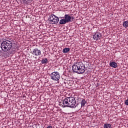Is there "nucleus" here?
<instances>
[{
	"label": "nucleus",
	"instance_id": "10",
	"mask_svg": "<svg viewBox=\"0 0 128 128\" xmlns=\"http://www.w3.org/2000/svg\"><path fill=\"white\" fill-rule=\"evenodd\" d=\"M110 66L111 68H118V64L114 62H110Z\"/></svg>",
	"mask_w": 128,
	"mask_h": 128
},
{
	"label": "nucleus",
	"instance_id": "6",
	"mask_svg": "<svg viewBox=\"0 0 128 128\" xmlns=\"http://www.w3.org/2000/svg\"><path fill=\"white\" fill-rule=\"evenodd\" d=\"M70 97H67L62 102L63 108H70Z\"/></svg>",
	"mask_w": 128,
	"mask_h": 128
},
{
	"label": "nucleus",
	"instance_id": "2",
	"mask_svg": "<svg viewBox=\"0 0 128 128\" xmlns=\"http://www.w3.org/2000/svg\"><path fill=\"white\" fill-rule=\"evenodd\" d=\"M12 48V42L10 40L2 42L0 44V48L4 52H8Z\"/></svg>",
	"mask_w": 128,
	"mask_h": 128
},
{
	"label": "nucleus",
	"instance_id": "19",
	"mask_svg": "<svg viewBox=\"0 0 128 128\" xmlns=\"http://www.w3.org/2000/svg\"><path fill=\"white\" fill-rule=\"evenodd\" d=\"M47 128H52V126H49L47 127Z\"/></svg>",
	"mask_w": 128,
	"mask_h": 128
},
{
	"label": "nucleus",
	"instance_id": "11",
	"mask_svg": "<svg viewBox=\"0 0 128 128\" xmlns=\"http://www.w3.org/2000/svg\"><path fill=\"white\" fill-rule=\"evenodd\" d=\"M59 24H68V22L64 18H63V19H61L60 20Z\"/></svg>",
	"mask_w": 128,
	"mask_h": 128
},
{
	"label": "nucleus",
	"instance_id": "4",
	"mask_svg": "<svg viewBox=\"0 0 128 128\" xmlns=\"http://www.w3.org/2000/svg\"><path fill=\"white\" fill-rule=\"evenodd\" d=\"M51 80L55 82H58L60 80V72H54L50 74Z\"/></svg>",
	"mask_w": 128,
	"mask_h": 128
},
{
	"label": "nucleus",
	"instance_id": "9",
	"mask_svg": "<svg viewBox=\"0 0 128 128\" xmlns=\"http://www.w3.org/2000/svg\"><path fill=\"white\" fill-rule=\"evenodd\" d=\"M102 38V34L100 33H96L93 36V38L94 40H98Z\"/></svg>",
	"mask_w": 128,
	"mask_h": 128
},
{
	"label": "nucleus",
	"instance_id": "17",
	"mask_svg": "<svg viewBox=\"0 0 128 128\" xmlns=\"http://www.w3.org/2000/svg\"><path fill=\"white\" fill-rule=\"evenodd\" d=\"M24 4H28V0H22Z\"/></svg>",
	"mask_w": 128,
	"mask_h": 128
},
{
	"label": "nucleus",
	"instance_id": "14",
	"mask_svg": "<svg viewBox=\"0 0 128 128\" xmlns=\"http://www.w3.org/2000/svg\"><path fill=\"white\" fill-rule=\"evenodd\" d=\"M41 62L42 64H46V62H48V58H42L41 61Z\"/></svg>",
	"mask_w": 128,
	"mask_h": 128
},
{
	"label": "nucleus",
	"instance_id": "12",
	"mask_svg": "<svg viewBox=\"0 0 128 128\" xmlns=\"http://www.w3.org/2000/svg\"><path fill=\"white\" fill-rule=\"evenodd\" d=\"M80 104L82 108H84L86 104V100L83 99L82 100Z\"/></svg>",
	"mask_w": 128,
	"mask_h": 128
},
{
	"label": "nucleus",
	"instance_id": "1",
	"mask_svg": "<svg viewBox=\"0 0 128 128\" xmlns=\"http://www.w3.org/2000/svg\"><path fill=\"white\" fill-rule=\"evenodd\" d=\"M72 70L74 72L82 74L86 72V66L82 62H76L72 66Z\"/></svg>",
	"mask_w": 128,
	"mask_h": 128
},
{
	"label": "nucleus",
	"instance_id": "15",
	"mask_svg": "<svg viewBox=\"0 0 128 128\" xmlns=\"http://www.w3.org/2000/svg\"><path fill=\"white\" fill-rule=\"evenodd\" d=\"M104 128H112V125L108 124H105Z\"/></svg>",
	"mask_w": 128,
	"mask_h": 128
},
{
	"label": "nucleus",
	"instance_id": "7",
	"mask_svg": "<svg viewBox=\"0 0 128 128\" xmlns=\"http://www.w3.org/2000/svg\"><path fill=\"white\" fill-rule=\"evenodd\" d=\"M32 54L34 56H40L42 54V52H40V50H38V48H36L35 49L33 50Z\"/></svg>",
	"mask_w": 128,
	"mask_h": 128
},
{
	"label": "nucleus",
	"instance_id": "20",
	"mask_svg": "<svg viewBox=\"0 0 128 128\" xmlns=\"http://www.w3.org/2000/svg\"><path fill=\"white\" fill-rule=\"evenodd\" d=\"M38 126H40V124H37Z\"/></svg>",
	"mask_w": 128,
	"mask_h": 128
},
{
	"label": "nucleus",
	"instance_id": "3",
	"mask_svg": "<svg viewBox=\"0 0 128 128\" xmlns=\"http://www.w3.org/2000/svg\"><path fill=\"white\" fill-rule=\"evenodd\" d=\"M60 22V19L58 17L56 16L54 14H51L49 17V22L51 24H56Z\"/></svg>",
	"mask_w": 128,
	"mask_h": 128
},
{
	"label": "nucleus",
	"instance_id": "8",
	"mask_svg": "<svg viewBox=\"0 0 128 128\" xmlns=\"http://www.w3.org/2000/svg\"><path fill=\"white\" fill-rule=\"evenodd\" d=\"M64 18L65 20L67 22H71L72 19L74 20V17L72 18V16H70L68 14H65L64 16Z\"/></svg>",
	"mask_w": 128,
	"mask_h": 128
},
{
	"label": "nucleus",
	"instance_id": "16",
	"mask_svg": "<svg viewBox=\"0 0 128 128\" xmlns=\"http://www.w3.org/2000/svg\"><path fill=\"white\" fill-rule=\"evenodd\" d=\"M123 26L124 28H128V21H124L123 23Z\"/></svg>",
	"mask_w": 128,
	"mask_h": 128
},
{
	"label": "nucleus",
	"instance_id": "18",
	"mask_svg": "<svg viewBox=\"0 0 128 128\" xmlns=\"http://www.w3.org/2000/svg\"><path fill=\"white\" fill-rule=\"evenodd\" d=\"M124 104L126 106H128V100H126Z\"/></svg>",
	"mask_w": 128,
	"mask_h": 128
},
{
	"label": "nucleus",
	"instance_id": "13",
	"mask_svg": "<svg viewBox=\"0 0 128 128\" xmlns=\"http://www.w3.org/2000/svg\"><path fill=\"white\" fill-rule=\"evenodd\" d=\"M70 48H64L62 50V52L64 54H66L67 52H70Z\"/></svg>",
	"mask_w": 128,
	"mask_h": 128
},
{
	"label": "nucleus",
	"instance_id": "5",
	"mask_svg": "<svg viewBox=\"0 0 128 128\" xmlns=\"http://www.w3.org/2000/svg\"><path fill=\"white\" fill-rule=\"evenodd\" d=\"M78 103H76V100L74 97L71 96L70 97V108H74L78 106Z\"/></svg>",
	"mask_w": 128,
	"mask_h": 128
}]
</instances>
